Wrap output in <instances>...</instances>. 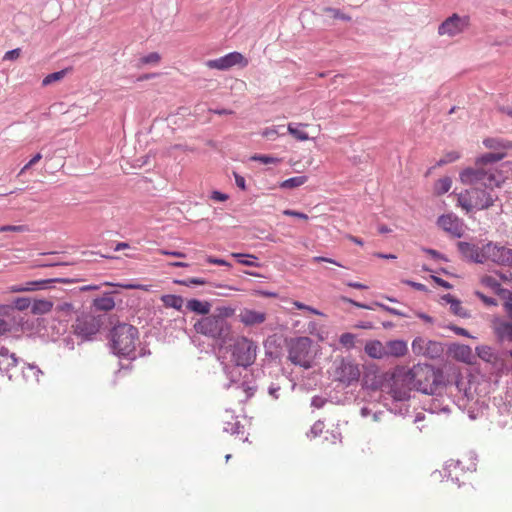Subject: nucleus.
<instances>
[{
	"label": "nucleus",
	"instance_id": "1",
	"mask_svg": "<svg viewBox=\"0 0 512 512\" xmlns=\"http://www.w3.org/2000/svg\"><path fill=\"white\" fill-rule=\"evenodd\" d=\"M460 180L471 186L458 197L459 205L467 212L488 209L498 199L494 188L500 186L502 178L491 168H466L460 173Z\"/></svg>",
	"mask_w": 512,
	"mask_h": 512
},
{
	"label": "nucleus",
	"instance_id": "2",
	"mask_svg": "<svg viewBox=\"0 0 512 512\" xmlns=\"http://www.w3.org/2000/svg\"><path fill=\"white\" fill-rule=\"evenodd\" d=\"M54 316L47 320L43 329L44 335L53 342L62 341V345L73 350L76 342L72 336V330H69V318L72 316L73 305L68 302L59 303L53 309Z\"/></svg>",
	"mask_w": 512,
	"mask_h": 512
},
{
	"label": "nucleus",
	"instance_id": "3",
	"mask_svg": "<svg viewBox=\"0 0 512 512\" xmlns=\"http://www.w3.org/2000/svg\"><path fill=\"white\" fill-rule=\"evenodd\" d=\"M407 381L411 388L427 395L445 389L443 374L428 364L413 366L407 374Z\"/></svg>",
	"mask_w": 512,
	"mask_h": 512
},
{
	"label": "nucleus",
	"instance_id": "4",
	"mask_svg": "<svg viewBox=\"0 0 512 512\" xmlns=\"http://www.w3.org/2000/svg\"><path fill=\"white\" fill-rule=\"evenodd\" d=\"M138 337V329L133 325L120 323L114 326L110 332V343L113 353L118 357L135 360L137 358L135 349Z\"/></svg>",
	"mask_w": 512,
	"mask_h": 512
},
{
	"label": "nucleus",
	"instance_id": "5",
	"mask_svg": "<svg viewBox=\"0 0 512 512\" xmlns=\"http://www.w3.org/2000/svg\"><path fill=\"white\" fill-rule=\"evenodd\" d=\"M226 315L222 312L219 314H208L201 317L194 324V329L217 345L223 346L231 339V326L227 321Z\"/></svg>",
	"mask_w": 512,
	"mask_h": 512
},
{
	"label": "nucleus",
	"instance_id": "6",
	"mask_svg": "<svg viewBox=\"0 0 512 512\" xmlns=\"http://www.w3.org/2000/svg\"><path fill=\"white\" fill-rule=\"evenodd\" d=\"M106 317L103 314H82L78 316L75 323L71 325L72 336L76 344L92 340L105 323Z\"/></svg>",
	"mask_w": 512,
	"mask_h": 512
},
{
	"label": "nucleus",
	"instance_id": "7",
	"mask_svg": "<svg viewBox=\"0 0 512 512\" xmlns=\"http://www.w3.org/2000/svg\"><path fill=\"white\" fill-rule=\"evenodd\" d=\"M312 341L309 337H297L289 344L288 359L297 366L310 369L313 363Z\"/></svg>",
	"mask_w": 512,
	"mask_h": 512
},
{
	"label": "nucleus",
	"instance_id": "8",
	"mask_svg": "<svg viewBox=\"0 0 512 512\" xmlns=\"http://www.w3.org/2000/svg\"><path fill=\"white\" fill-rule=\"evenodd\" d=\"M257 349V344L254 341L246 337H239L231 347V361L248 368L256 360Z\"/></svg>",
	"mask_w": 512,
	"mask_h": 512
},
{
	"label": "nucleus",
	"instance_id": "9",
	"mask_svg": "<svg viewBox=\"0 0 512 512\" xmlns=\"http://www.w3.org/2000/svg\"><path fill=\"white\" fill-rule=\"evenodd\" d=\"M245 369L242 365L233 362L223 364V373L228 380L227 383L223 384V387L225 389L232 386L237 389L241 388L246 393V397L250 398L255 394L257 386L247 380H242V372Z\"/></svg>",
	"mask_w": 512,
	"mask_h": 512
},
{
	"label": "nucleus",
	"instance_id": "10",
	"mask_svg": "<svg viewBox=\"0 0 512 512\" xmlns=\"http://www.w3.org/2000/svg\"><path fill=\"white\" fill-rule=\"evenodd\" d=\"M486 254L488 261L499 266L512 268V248L489 241L486 243Z\"/></svg>",
	"mask_w": 512,
	"mask_h": 512
},
{
	"label": "nucleus",
	"instance_id": "11",
	"mask_svg": "<svg viewBox=\"0 0 512 512\" xmlns=\"http://www.w3.org/2000/svg\"><path fill=\"white\" fill-rule=\"evenodd\" d=\"M16 313L8 306H0V337L21 330V320Z\"/></svg>",
	"mask_w": 512,
	"mask_h": 512
},
{
	"label": "nucleus",
	"instance_id": "12",
	"mask_svg": "<svg viewBox=\"0 0 512 512\" xmlns=\"http://www.w3.org/2000/svg\"><path fill=\"white\" fill-rule=\"evenodd\" d=\"M457 248L461 256L471 262L483 264L488 261L486 244L479 247L475 243L459 241Z\"/></svg>",
	"mask_w": 512,
	"mask_h": 512
},
{
	"label": "nucleus",
	"instance_id": "13",
	"mask_svg": "<svg viewBox=\"0 0 512 512\" xmlns=\"http://www.w3.org/2000/svg\"><path fill=\"white\" fill-rule=\"evenodd\" d=\"M443 390H439L433 395H429L426 401L423 402V409L431 414H440L443 413L448 415L451 411V399L449 397H445L442 394Z\"/></svg>",
	"mask_w": 512,
	"mask_h": 512
},
{
	"label": "nucleus",
	"instance_id": "14",
	"mask_svg": "<svg viewBox=\"0 0 512 512\" xmlns=\"http://www.w3.org/2000/svg\"><path fill=\"white\" fill-rule=\"evenodd\" d=\"M235 65H247V60L244 56L239 52H230L222 57L217 59H211L206 62V66L210 69H217L220 71H225L230 69Z\"/></svg>",
	"mask_w": 512,
	"mask_h": 512
},
{
	"label": "nucleus",
	"instance_id": "15",
	"mask_svg": "<svg viewBox=\"0 0 512 512\" xmlns=\"http://www.w3.org/2000/svg\"><path fill=\"white\" fill-rule=\"evenodd\" d=\"M467 26V17H461L458 14H453L439 25L438 33L442 36L447 35L449 37H454L462 33Z\"/></svg>",
	"mask_w": 512,
	"mask_h": 512
},
{
	"label": "nucleus",
	"instance_id": "16",
	"mask_svg": "<svg viewBox=\"0 0 512 512\" xmlns=\"http://www.w3.org/2000/svg\"><path fill=\"white\" fill-rule=\"evenodd\" d=\"M335 375L340 382L350 385L357 382L360 377V370L357 364L351 360L342 359L336 367Z\"/></svg>",
	"mask_w": 512,
	"mask_h": 512
},
{
	"label": "nucleus",
	"instance_id": "17",
	"mask_svg": "<svg viewBox=\"0 0 512 512\" xmlns=\"http://www.w3.org/2000/svg\"><path fill=\"white\" fill-rule=\"evenodd\" d=\"M410 399V393L406 390L392 391V399L390 403H386L385 406L387 409L399 416H405L409 412L410 405L408 404Z\"/></svg>",
	"mask_w": 512,
	"mask_h": 512
},
{
	"label": "nucleus",
	"instance_id": "18",
	"mask_svg": "<svg viewBox=\"0 0 512 512\" xmlns=\"http://www.w3.org/2000/svg\"><path fill=\"white\" fill-rule=\"evenodd\" d=\"M437 224L445 232L454 237L460 238L463 235V224L461 220L453 214L441 215L437 220Z\"/></svg>",
	"mask_w": 512,
	"mask_h": 512
},
{
	"label": "nucleus",
	"instance_id": "19",
	"mask_svg": "<svg viewBox=\"0 0 512 512\" xmlns=\"http://www.w3.org/2000/svg\"><path fill=\"white\" fill-rule=\"evenodd\" d=\"M63 280L60 278H50V279H41V280H33L27 281L23 284L13 286L14 292H25V291H36V290H46L52 287V284L55 282H62Z\"/></svg>",
	"mask_w": 512,
	"mask_h": 512
},
{
	"label": "nucleus",
	"instance_id": "20",
	"mask_svg": "<svg viewBox=\"0 0 512 512\" xmlns=\"http://www.w3.org/2000/svg\"><path fill=\"white\" fill-rule=\"evenodd\" d=\"M20 363V359L16 357L15 353L11 352L6 347L0 348V372L6 373L11 380L13 375L10 371L16 368Z\"/></svg>",
	"mask_w": 512,
	"mask_h": 512
},
{
	"label": "nucleus",
	"instance_id": "21",
	"mask_svg": "<svg viewBox=\"0 0 512 512\" xmlns=\"http://www.w3.org/2000/svg\"><path fill=\"white\" fill-rule=\"evenodd\" d=\"M444 477L447 479H451L452 482H455L460 487V476L464 474V468L461 465L460 461L449 460L445 463L443 468Z\"/></svg>",
	"mask_w": 512,
	"mask_h": 512
},
{
	"label": "nucleus",
	"instance_id": "22",
	"mask_svg": "<svg viewBox=\"0 0 512 512\" xmlns=\"http://www.w3.org/2000/svg\"><path fill=\"white\" fill-rule=\"evenodd\" d=\"M21 373L25 382L31 384H38L40 376L43 375L42 370L37 365L25 362H23Z\"/></svg>",
	"mask_w": 512,
	"mask_h": 512
},
{
	"label": "nucleus",
	"instance_id": "23",
	"mask_svg": "<svg viewBox=\"0 0 512 512\" xmlns=\"http://www.w3.org/2000/svg\"><path fill=\"white\" fill-rule=\"evenodd\" d=\"M241 322L246 326H254L266 320V314L255 310H244L241 314Z\"/></svg>",
	"mask_w": 512,
	"mask_h": 512
},
{
	"label": "nucleus",
	"instance_id": "24",
	"mask_svg": "<svg viewBox=\"0 0 512 512\" xmlns=\"http://www.w3.org/2000/svg\"><path fill=\"white\" fill-rule=\"evenodd\" d=\"M115 307L114 298L111 293H105L100 297H96L92 303V309L94 311L108 312Z\"/></svg>",
	"mask_w": 512,
	"mask_h": 512
},
{
	"label": "nucleus",
	"instance_id": "25",
	"mask_svg": "<svg viewBox=\"0 0 512 512\" xmlns=\"http://www.w3.org/2000/svg\"><path fill=\"white\" fill-rule=\"evenodd\" d=\"M495 333L502 343H512V321H500L495 325Z\"/></svg>",
	"mask_w": 512,
	"mask_h": 512
},
{
	"label": "nucleus",
	"instance_id": "26",
	"mask_svg": "<svg viewBox=\"0 0 512 512\" xmlns=\"http://www.w3.org/2000/svg\"><path fill=\"white\" fill-rule=\"evenodd\" d=\"M2 306H8L17 312L16 315L18 314V317L21 320L22 327L24 324V317L22 315V311L28 309L29 307L32 308V300L28 297H18L12 302V304H3Z\"/></svg>",
	"mask_w": 512,
	"mask_h": 512
},
{
	"label": "nucleus",
	"instance_id": "27",
	"mask_svg": "<svg viewBox=\"0 0 512 512\" xmlns=\"http://www.w3.org/2000/svg\"><path fill=\"white\" fill-rule=\"evenodd\" d=\"M407 352V344L403 340L388 341L385 347V353L394 357L404 356Z\"/></svg>",
	"mask_w": 512,
	"mask_h": 512
},
{
	"label": "nucleus",
	"instance_id": "28",
	"mask_svg": "<svg viewBox=\"0 0 512 512\" xmlns=\"http://www.w3.org/2000/svg\"><path fill=\"white\" fill-rule=\"evenodd\" d=\"M452 356L462 362H469L472 356V350L464 344H453L450 347Z\"/></svg>",
	"mask_w": 512,
	"mask_h": 512
},
{
	"label": "nucleus",
	"instance_id": "29",
	"mask_svg": "<svg viewBox=\"0 0 512 512\" xmlns=\"http://www.w3.org/2000/svg\"><path fill=\"white\" fill-rule=\"evenodd\" d=\"M186 308L191 312L207 316L210 312L211 304L207 301L193 298L187 301Z\"/></svg>",
	"mask_w": 512,
	"mask_h": 512
},
{
	"label": "nucleus",
	"instance_id": "30",
	"mask_svg": "<svg viewBox=\"0 0 512 512\" xmlns=\"http://www.w3.org/2000/svg\"><path fill=\"white\" fill-rule=\"evenodd\" d=\"M477 356L487 363L494 364L498 360L496 351L487 345H481L476 347Z\"/></svg>",
	"mask_w": 512,
	"mask_h": 512
},
{
	"label": "nucleus",
	"instance_id": "31",
	"mask_svg": "<svg viewBox=\"0 0 512 512\" xmlns=\"http://www.w3.org/2000/svg\"><path fill=\"white\" fill-rule=\"evenodd\" d=\"M444 349L441 343L433 340H426L425 354L424 356L430 359H437L441 357Z\"/></svg>",
	"mask_w": 512,
	"mask_h": 512
},
{
	"label": "nucleus",
	"instance_id": "32",
	"mask_svg": "<svg viewBox=\"0 0 512 512\" xmlns=\"http://www.w3.org/2000/svg\"><path fill=\"white\" fill-rule=\"evenodd\" d=\"M503 157H504L503 153L487 152L477 158L475 168H483L482 166L496 163V162L500 161Z\"/></svg>",
	"mask_w": 512,
	"mask_h": 512
},
{
	"label": "nucleus",
	"instance_id": "33",
	"mask_svg": "<svg viewBox=\"0 0 512 512\" xmlns=\"http://www.w3.org/2000/svg\"><path fill=\"white\" fill-rule=\"evenodd\" d=\"M497 296L503 301L504 310L512 321V291L502 287Z\"/></svg>",
	"mask_w": 512,
	"mask_h": 512
},
{
	"label": "nucleus",
	"instance_id": "34",
	"mask_svg": "<svg viewBox=\"0 0 512 512\" xmlns=\"http://www.w3.org/2000/svg\"><path fill=\"white\" fill-rule=\"evenodd\" d=\"M161 300L165 307L174 308L178 311H180L182 309L183 304H184V299L179 295H173V294L163 295Z\"/></svg>",
	"mask_w": 512,
	"mask_h": 512
},
{
	"label": "nucleus",
	"instance_id": "35",
	"mask_svg": "<svg viewBox=\"0 0 512 512\" xmlns=\"http://www.w3.org/2000/svg\"><path fill=\"white\" fill-rule=\"evenodd\" d=\"M231 256L236 259V261L244 266L248 267H259L260 264L256 261L257 257L252 254L245 253H232Z\"/></svg>",
	"mask_w": 512,
	"mask_h": 512
},
{
	"label": "nucleus",
	"instance_id": "36",
	"mask_svg": "<svg viewBox=\"0 0 512 512\" xmlns=\"http://www.w3.org/2000/svg\"><path fill=\"white\" fill-rule=\"evenodd\" d=\"M53 309L51 301L46 299H34L32 301V312L34 314H44Z\"/></svg>",
	"mask_w": 512,
	"mask_h": 512
},
{
	"label": "nucleus",
	"instance_id": "37",
	"mask_svg": "<svg viewBox=\"0 0 512 512\" xmlns=\"http://www.w3.org/2000/svg\"><path fill=\"white\" fill-rule=\"evenodd\" d=\"M305 126H307V124L289 123L287 130L295 139H297L299 141H306L309 139V136L305 131L300 129V127H305Z\"/></svg>",
	"mask_w": 512,
	"mask_h": 512
},
{
	"label": "nucleus",
	"instance_id": "38",
	"mask_svg": "<svg viewBox=\"0 0 512 512\" xmlns=\"http://www.w3.org/2000/svg\"><path fill=\"white\" fill-rule=\"evenodd\" d=\"M456 388L460 393H462L463 399H466L467 402L474 401L475 396L474 393L471 391V386L469 385V382L465 381L464 379H460L456 382Z\"/></svg>",
	"mask_w": 512,
	"mask_h": 512
},
{
	"label": "nucleus",
	"instance_id": "39",
	"mask_svg": "<svg viewBox=\"0 0 512 512\" xmlns=\"http://www.w3.org/2000/svg\"><path fill=\"white\" fill-rule=\"evenodd\" d=\"M175 283L186 287L211 285V283L206 278L202 277H189L182 280H176Z\"/></svg>",
	"mask_w": 512,
	"mask_h": 512
},
{
	"label": "nucleus",
	"instance_id": "40",
	"mask_svg": "<svg viewBox=\"0 0 512 512\" xmlns=\"http://www.w3.org/2000/svg\"><path fill=\"white\" fill-rule=\"evenodd\" d=\"M307 179H308L307 176L291 177L289 179L284 180L280 184V187L282 189H293V188H296V187H300V186H302L303 184H305L307 182Z\"/></svg>",
	"mask_w": 512,
	"mask_h": 512
},
{
	"label": "nucleus",
	"instance_id": "41",
	"mask_svg": "<svg viewBox=\"0 0 512 512\" xmlns=\"http://www.w3.org/2000/svg\"><path fill=\"white\" fill-rule=\"evenodd\" d=\"M452 186V180L450 177H443L435 183V193L437 195H443L447 193Z\"/></svg>",
	"mask_w": 512,
	"mask_h": 512
},
{
	"label": "nucleus",
	"instance_id": "42",
	"mask_svg": "<svg viewBox=\"0 0 512 512\" xmlns=\"http://www.w3.org/2000/svg\"><path fill=\"white\" fill-rule=\"evenodd\" d=\"M382 344L379 341L367 343L365 346V352L373 358L382 357Z\"/></svg>",
	"mask_w": 512,
	"mask_h": 512
},
{
	"label": "nucleus",
	"instance_id": "43",
	"mask_svg": "<svg viewBox=\"0 0 512 512\" xmlns=\"http://www.w3.org/2000/svg\"><path fill=\"white\" fill-rule=\"evenodd\" d=\"M481 282L484 286L490 288L496 295L502 288L500 282L492 276H484Z\"/></svg>",
	"mask_w": 512,
	"mask_h": 512
},
{
	"label": "nucleus",
	"instance_id": "44",
	"mask_svg": "<svg viewBox=\"0 0 512 512\" xmlns=\"http://www.w3.org/2000/svg\"><path fill=\"white\" fill-rule=\"evenodd\" d=\"M426 340L427 338L424 337H416L412 342V351L416 355H423L425 354V347H426Z\"/></svg>",
	"mask_w": 512,
	"mask_h": 512
},
{
	"label": "nucleus",
	"instance_id": "45",
	"mask_svg": "<svg viewBox=\"0 0 512 512\" xmlns=\"http://www.w3.org/2000/svg\"><path fill=\"white\" fill-rule=\"evenodd\" d=\"M66 75V70H60L48 74L42 81L43 86L52 84L53 82L61 80Z\"/></svg>",
	"mask_w": 512,
	"mask_h": 512
},
{
	"label": "nucleus",
	"instance_id": "46",
	"mask_svg": "<svg viewBox=\"0 0 512 512\" xmlns=\"http://www.w3.org/2000/svg\"><path fill=\"white\" fill-rule=\"evenodd\" d=\"M460 158V154L456 151H451V152H448L446 153L438 162H437V166H443V165H446L448 163H452L454 161H456L457 159Z\"/></svg>",
	"mask_w": 512,
	"mask_h": 512
},
{
	"label": "nucleus",
	"instance_id": "47",
	"mask_svg": "<svg viewBox=\"0 0 512 512\" xmlns=\"http://www.w3.org/2000/svg\"><path fill=\"white\" fill-rule=\"evenodd\" d=\"M29 228L27 225H3L0 226V233L3 232H17V233H23L28 232Z\"/></svg>",
	"mask_w": 512,
	"mask_h": 512
},
{
	"label": "nucleus",
	"instance_id": "48",
	"mask_svg": "<svg viewBox=\"0 0 512 512\" xmlns=\"http://www.w3.org/2000/svg\"><path fill=\"white\" fill-rule=\"evenodd\" d=\"M243 428H244V426L239 421H236L234 423H231V422L225 423V426L223 429L225 432L233 435V434L241 433L242 432L241 430Z\"/></svg>",
	"mask_w": 512,
	"mask_h": 512
},
{
	"label": "nucleus",
	"instance_id": "49",
	"mask_svg": "<svg viewBox=\"0 0 512 512\" xmlns=\"http://www.w3.org/2000/svg\"><path fill=\"white\" fill-rule=\"evenodd\" d=\"M475 295L487 306L494 307L498 305V301L494 297L486 296L484 293L480 291H476Z\"/></svg>",
	"mask_w": 512,
	"mask_h": 512
},
{
	"label": "nucleus",
	"instance_id": "50",
	"mask_svg": "<svg viewBox=\"0 0 512 512\" xmlns=\"http://www.w3.org/2000/svg\"><path fill=\"white\" fill-rule=\"evenodd\" d=\"M160 61V55L157 52H151L140 59L142 65L156 64Z\"/></svg>",
	"mask_w": 512,
	"mask_h": 512
},
{
	"label": "nucleus",
	"instance_id": "51",
	"mask_svg": "<svg viewBox=\"0 0 512 512\" xmlns=\"http://www.w3.org/2000/svg\"><path fill=\"white\" fill-rule=\"evenodd\" d=\"M325 11L333 18L335 19H340V20H343V21H350L351 20V17L349 15H346L344 13H342L339 9H335V8H326Z\"/></svg>",
	"mask_w": 512,
	"mask_h": 512
},
{
	"label": "nucleus",
	"instance_id": "52",
	"mask_svg": "<svg viewBox=\"0 0 512 512\" xmlns=\"http://www.w3.org/2000/svg\"><path fill=\"white\" fill-rule=\"evenodd\" d=\"M251 159L254 161L261 162L263 164H273L278 162L277 158L264 154H256Z\"/></svg>",
	"mask_w": 512,
	"mask_h": 512
},
{
	"label": "nucleus",
	"instance_id": "53",
	"mask_svg": "<svg viewBox=\"0 0 512 512\" xmlns=\"http://www.w3.org/2000/svg\"><path fill=\"white\" fill-rule=\"evenodd\" d=\"M281 390V386H280V383L279 382H272L270 383V385L268 386V394L269 396H271L274 400H277L279 399L280 397V392Z\"/></svg>",
	"mask_w": 512,
	"mask_h": 512
},
{
	"label": "nucleus",
	"instance_id": "54",
	"mask_svg": "<svg viewBox=\"0 0 512 512\" xmlns=\"http://www.w3.org/2000/svg\"><path fill=\"white\" fill-rule=\"evenodd\" d=\"M324 429V423L321 421H317L313 424L310 431L308 432V436L312 435L313 437L319 436Z\"/></svg>",
	"mask_w": 512,
	"mask_h": 512
},
{
	"label": "nucleus",
	"instance_id": "55",
	"mask_svg": "<svg viewBox=\"0 0 512 512\" xmlns=\"http://www.w3.org/2000/svg\"><path fill=\"white\" fill-rule=\"evenodd\" d=\"M450 309L455 315L465 316L464 308L461 306V302L458 299L452 302Z\"/></svg>",
	"mask_w": 512,
	"mask_h": 512
},
{
	"label": "nucleus",
	"instance_id": "56",
	"mask_svg": "<svg viewBox=\"0 0 512 512\" xmlns=\"http://www.w3.org/2000/svg\"><path fill=\"white\" fill-rule=\"evenodd\" d=\"M340 343L346 347L354 345V335L351 333H344L340 336Z\"/></svg>",
	"mask_w": 512,
	"mask_h": 512
},
{
	"label": "nucleus",
	"instance_id": "57",
	"mask_svg": "<svg viewBox=\"0 0 512 512\" xmlns=\"http://www.w3.org/2000/svg\"><path fill=\"white\" fill-rule=\"evenodd\" d=\"M20 54H21L20 48H15V49L9 50L5 53L3 60L4 61H14L20 56Z\"/></svg>",
	"mask_w": 512,
	"mask_h": 512
},
{
	"label": "nucleus",
	"instance_id": "58",
	"mask_svg": "<svg viewBox=\"0 0 512 512\" xmlns=\"http://www.w3.org/2000/svg\"><path fill=\"white\" fill-rule=\"evenodd\" d=\"M282 134L276 128H266L262 135L269 140H275L278 135Z\"/></svg>",
	"mask_w": 512,
	"mask_h": 512
},
{
	"label": "nucleus",
	"instance_id": "59",
	"mask_svg": "<svg viewBox=\"0 0 512 512\" xmlns=\"http://www.w3.org/2000/svg\"><path fill=\"white\" fill-rule=\"evenodd\" d=\"M423 251L425 253H427L428 255H430L435 260L447 261V258L443 254H441L440 252H438V251H436L434 249L424 248Z\"/></svg>",
	"mask_w": 512,
	"mask_h": 512
},
{
	"label": "nucleus",
	"instance_id": "60",
	"mask_svg": "<svg viewBox=\"0 0 512 512\" xmlns=\"http://www.w3.org/2000/svg\"><path fill=\"white\" fill-rule=\"evenodd\" d=\"M228 198H229L228 194L223 193L218 190H214L211 193V199L214 201L224 202V201L228 200Z\"/></svg>",
	"mask_w": 512,
	"mask_h": 512
},
{
	"label": "nucleus",
	"instance_id": "61",
	"mask_svg": "<svg viewBox=\"0 0 512 512\" xmlns=\"http://www.w3.org/2000/svg\"><path fill=\"white\" fill-rule=\"evenodd\" d=\"M233 176H234V179H235V184L238 188H240L241 190H246V181H245V178L243 176H241L240 174H238L237 172H233Z\"/></svg>",
	"mask_w": 512,
	"mask_h": 512
},
{
	"label": "nucleus",
	"instance_id": "62",
	"mask_svg": "<svg viewBox=\"0 0 512 512\" xmlns=\"http://www.w3.org/2000/svg\"><path fill=\"white\" fill-rule=\"evenodd\" d=\"M207 262L209 264H214V265H221V266H227V267L231 266V264L229 262H227L226 260H224L222 258L213 257V256H209L207 258Z\"/></svg>",
	"mask_w": 512,
	"mask_h": 512
},
{
	"label": "nucleus",
	"instance_id": "63",
	"mask_svg": "<svg viewBox=\"0 0 512 512\" xmlns=\"http://www.w3.org/2000/svg\"><path fill=\"white\" fill-rule=\"evenodd\" d=\"M283 214L287 215V216H292V217H296V218H299V219H303V220H307L308 219V216L305 213H302V212H299V211H296V210L287 209V210H284Z\"/></svg>",
	"mask_w": 512,
	"mask_h": 512
},
{
	"label": "nucleus",
	"instance_id": "64",
	"mask_svg": "<svg viewBox=\"0 0 512 512\" xmlns=\"http://www.w3.org/2000/svg\"><path fill=\"white\" fill-rule=\"evenodd\" d=\"M326 403V400L320 396H314L311 400V406L314 408L320 409L322 408Z\"/></svg>",
	"mask_w": 512,
	"mask_h": 512
}]
</instances>
